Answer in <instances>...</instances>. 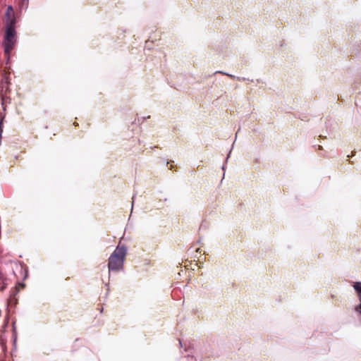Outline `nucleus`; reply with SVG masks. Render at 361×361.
<instances>
[{
	"label": "nucleus",
	"mask_w": 361,
	"mask_h": 361,
	"mask_svg": "<svg viewBox=\"0 0 361 361\" xmlns=\"http://www.w3.org/2000/svg\"><path fill=\"white\" fill-rule=\"evenodd\" d=\"M128 252V247L124 244H118L108 259L109 281L104 283L107 290L109 289V280L111 272H118L123 271L124 262Z\"/></svg>",
	"instance_id": "nucleus-1"
},
{
	"label": "nucleus",
	"mask_w": 361,
	"mask_h": 361,
	"mask_svg": "<svg viewBox=\"0 0 361 361\" xmlns=\"http://www.w3.org/2000/svg\"><path fill=\"white\" fill-rule=\"evenodd\" d=\"M17 32L16 28L5 27L3 39L4 51L6 56V64L11 59V53L17 43Z\"/></svg>",
	"instance_id": "nucleus-2"
},
{
	"label": "nucleus",
	"mask_w": 361,
	"mask_h": 361,
	"mask_svg": "<svg viewBox=\"0 0 361 361\" xmlns=\"http://www.w3.org/2000/svg\"><path fill=\"white\" fill-rule=\"evenodd\" d=\"M18 290L15 288V289L11 292L10 299L7 302V311L8 310V306L9 305H13L16 306L18 303V300L16 298V295L18 294Z\"/></svg>",
	"instance_id": "nucleus-3"
},
{
	"label": "nucleus",
	"mask_w": 361,
	"mask_h": 361,
	"mask_svg": "<svg viewBox=\"0 0 361 361\" xmlns=\"http://www.w3.org/2000/svg\"><path fill=\"white\" fill-rule=\"evenodd\" d=\"M10 85L9 80V73H4L1 79V85L2 88H5L6 91L8 89V86Z\"/></svg>",
	"instance_id": "nucleus-4"
},
{
	"label": "nucleus",
	"mask_w": 361,
	"mask_h": 361,
	"mask_svg": "<svg viewBox=\"0 0 361 361\" xmlns=\"http://www.w3.org/2000/svg\"><path fill=\"white\" fill-rule=\"evenodd\" d=\"M17 23L16 18L14 15L9 18H6V27L15 28V25Z\"/></svg>",
	"instance_id": "nucleus-5"
},
{
	"label": "nucleus",
	"mask_w": 361,
	"mask_h": 361,
	"mask_svg": "<svg viewBox=\"0 0 361 361\" xmlns=\"http://www.w3.org/2000/svg\"><path fill=\"white\" fill-rule=\"evenodd\" d=\"M217 73H220V74H222V75H227V76L230 77L231 78H237L238 80H243V81H245V80H249L250 81V80L249 78L235 77L233 75H231V74H229L228 73L223 72V71H216L214 73V74H217Z\"/></svg>",
	"instance_id": "nucleus-6"
},
{
	"label": "nucleus",
	"mask_w": 361,
	"mask_h": 361,
	"mask_svg": "<svg viewBox=\"0 0 361 361\" xmlns=\"http://www.w3.org/2000/svg\"><path fill=\"white\" fill-rule=\"evenodd\" d=\"M353 288L359 297V300L361 302V282L357 281L353 284Z\"/></svg>",
	"instance_id": "nucleus-7"
},
{
	"label": "nucleus",
	"mask_w": 361,
	"mask_h": 361,
	"mask_svg": "<svg viewBox=\"0 0 361 361\" xmlns=\"http://www.w3.org/2000/svg\"><path fill=\"white\" fill-rule=\"evenodd\" d=\"M12 15H14L13 8L11 6H8L5 13L6 18H9Z\"/></svg>",
	"instance_id": "nucleus-8"
},
{
	"label": "nucleus",
	"mask_w": 361,
	"mask_h": 361,
	"mask_svg": "<svg viewBox=\"0 0 361 361\" xmlns=\"http://www.w3.org/2000/svg\"><path fill=\"white\" fill-rule=\"evenodd\" d=\"M13 343L14 344L16 342L17 336H16V321L13 322Z\"/></svg>",
	"instance_id": "nucleus-9"
},
{
	"label": "nucleus",
	"mask_w": 361,
	"mask_h": 361,
	"mask_svg": "<svg viewBox=\"0 0 361 361\" xmlns=\"http://www.w3.org/2000/svg\"><path fill=\"white\" fill-rule=\"evenodd\" d=\"M185 351L188 353L187 355L188 357H191L192 358L193 357L194 352L193 348H192L191 346H190L188 348H185Z\"/></svg>",
	"instance_id": "nucleus-10"
},
{
	"label": "nucleus",
	"mask_w": 361,
	"mask_h": 361,
	"mask_svg": "<svg viewBox=\"0 0 361 361\" xmlns=\"http://www.w3.org/2000/svg\"><path fill=\"white\" fill-rule=\"evenodd\" d=\"M28 1H29V0H22L20 6L23 7L25 5V7H27L28 5Z\"/></svg>",
	"instance_id": "nucleus-11"
},
{
	"label": "nucleus",
	"mask_w": 361,
	"mask_h": 361,
	"mask_svg": "<svg viewBox=\"0 0 361 361\" xmlns=\"http://www.w3.org/2000/svg\"><path fill=\"white\" fill-rule=\"evenodd\" d=\"M355 311L360 314H361V302L356 306Z\"/></svg>",
	"instance_id": "nucleus-12"
},
{
	"label": "nucleus",
	"mask_w": 361,
	"mask_h": 361,
	"mask_svg": "<svg viewBox=\"0 0 361 361\" xmlns=\"http://www.w3.org/2000/svg\"><path fill=\"white\" fill-rule=\"evenodd\" d=\"M8 321H9V316H8V313L6 317V319H5V323H4L5 327H6L8 326Z\"/></svg>",
	"instance_id": "nucleus-13"
},
{
	"label": "nucleus",
	"mask_w": 361,
	"mask_h": 361,
	"mask_svg": "<svg viewBox=\"0 0 361 361\" xmlns=\"http://www.w3.org/2000/svg\"><path fill=\"white\" fill-rule=\"evenodd\" d=\"M135 195H136V194L134 193L133 195V197H132L133 203H132L131 212L133 211V204H134V200H135Z\"/></svg>",
	"instance_id": "nucleus-14"
},
{
	"label": "nucleus",
	"mask_w": 361,
	"mask_h": 361,
	"mask_svg": "<svg viewBox=\"0 0 361 361\" xmlns=\"http://www.w3.org/2000/svg\"><path fill=\"white\" fill-rule=\"evenodd\" d=\"M233 148V145H232V147H231V149H232ZM231 152V150H230V152H229V153H228V156H227V157H226V162H227V161H228V158H229V157H230Z\"/></svg>",
	"instance_id": "nucleus-15"
},
{
	"label": "nucleus",
	"mask_w": 361,
	"mask_h": 361,
	"mask_svg": "<svg viewBox=\"0 0 361 361\" xmlns=\"http://www.w3.org/2000/svg\"><path fill=\"white\" fill-rule=\"evenodd\" d=\"M355 153H356V152H355V151H353V152H352V154H351V155H348L347 157H348V158H349V157H353V156H354V155L355 154Z\"/></svg>",
	"instance_id": "nucleus-16"
},
{
	"label": "nucleus",
	"mask_w": 361,
	"mask_h": 361,
	"mask_svg": "<svg viewBox=\"0 0 361 361\" xmlns=\"http://www.w3.org/2000/svg\"><path fill=\"white\" fill-rule=\"evenodd\" d=\"M256 82H257V83H259H259H264L261 79H257V80H256Z\"/></svg>",
	"instance_id": "nucleus-17"
},
{
	"label": "nucleus",
	"mask_w": 361,
	"mask_h": 361,
	"mask_svg": "<svg viewBox=\"0 0 361 361\" xmlns=\"http://www.w3.org/2000/svg\"><path fill=\"white\" fill-rule=\"evenodd\" d=\"M318 149H319V150H322V149H323L322 146H321V145H318Z\"/></svg>",
	"instance_id": "nucleus-18"
},
{
	"label": "nucleus",
	"mask_w": 361,
	"mask_h": 361,
	"mask_svg": "<svg viewBox=\"0 0 361 361\" xmlns=\"http://www.w3.org/2000/svg\"><path fill=\"white\" fill-rule=\"evenodd\" d=\"M204 225L203 224H201L200 227V229H202L203 228Z\"/></svg>",
	"instance_id": "nucleus-19"
},
{
	"label": "nucleus",
	"mask_w": 361,
	"mask_h": 361,
	"mask_svg": "<svg viewBox=\"0 0 361 361\" xmlns=\"http://www.w3.org/2000/svg\"><path fill=\"white\" fill-rule=\"evenodd\" d=\"M179 344L180 345L181 347H183V344H182L181 341H179Z\"/></svg>",
	"instance_id": "nucleus-20"
},
{
	"label": "nucleus",
	"mask_w": 361,
	"mask_h": 361,
	"mask_svg": "<svg viewBox=\"0 0 361 361\" xmlns=\"http://www.w3.org/2000/svg\"><path fill=\"white\" fill-rule=\"evenodd\" d=\"M196 252H200V248H197V249L196 250Z\"/></svg>",
	"instance_id": "nucleus-21"
},
{
	"label": "nucleus",
	"mask_w": 361,
	"mask_h": 361,
	"mask_svg": "<svg viewBox=\"0 0 361 361\" xmlns=\"http://www.w3.org/2000/svg\"><path fill=\"white\" fill-rule=\"evenodd\" d=\"M169 164V161H166V165L167 166Z\"/></svg>",
	"instance_id": "nucleus-22"
},
{
	"label": "nucleus",
	"mask_w": 361,
	"mask_h": 361,
	"mask_svg": "<svg viewBox=\"0 0 361 361\" xmlns=\"http://www.w3.org/2000/svg\"><path fill=\"white\" fill-rule=\"evenodd\" d=\"M222 169L225 170V166L224 165L222 166Z\"/></svg>",
	"instance_id": "nucleus-23"
},
{
	"label": "nucleus",
	"mask_w": 361,
	"mask_h": 361,
	"mask_svg": "<svg viewBox=\"0 0 361 361\" xmlns=\"http://www.w3.org/2000/svg\"><path fill=\"white\" fill-rule=\"evenodd\" d=\"M148 42H145V47H147Z\"/></svg>",
	"instance_id": "nucleus-24"
},
{
	"label": "nucleus",
	"mask_w": 361,
	"mask_h": 361,
	"mask_svg": "<svg viewBox=\"0 0 361 361\" xmlns=\"http://www.w3.org/2000/svg\"><path fill=\"white\" fill-rule=\"evenodd\" d=\"M148 42H145V47H147Z\"/></svg>",
	"instance_id": "nucleus-25"
},
{
	"label": "nucleus",
	"mask_w": 361,
	"mask_h": 361,
	"mask_svg": "<svg viewBox=\"0 0 361 361\" xmlns=\"http://www.w3.org/2000/svg\"><path fill=\"white\" fill-rule=\"evenodd\" d=\"M148 42H145V47H147Z\"/></svg>",
	"instance_id": "nucleus-26"
}]
</instances>
